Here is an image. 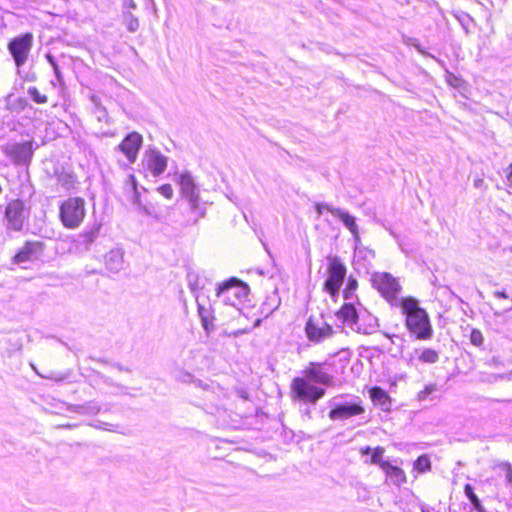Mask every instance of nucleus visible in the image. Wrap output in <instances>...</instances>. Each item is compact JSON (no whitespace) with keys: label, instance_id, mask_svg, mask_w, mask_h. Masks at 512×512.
<instances>
[{"label":"nucleus","instance_id":"obj_1","mask_svg":"<svg viewBox=\"0 0 512 512\" xmlns=\"http://www.w3.org/2000/svg\"><path fill=\"white\" fill-rule=\"evenodd\" d=\"M399 307L406 316L405 325L411 334L419 340H428L432 337L433 329L428 313L419 306L418 300L410 296L403 297Z\"/></svg>","mask_w":512,"mask_h":512},{"label":"nucleus","instance_id":"obj_2","mask_svg":"<svg viewBox=\"0 0 512 512\" xmlns=\"http://www.w3.org/2000/svg\"><path fill=\"white\" fill-rule=\"evenodd\" d=\"M181 196L188 202L189 208L195 214L196 221L206 213L205 203L201 201L198 185L189 171H182L175 176Z\"/></svg>","mask_w":512,"mask_h":512},{"label":"nucleus","instance_id":"obj_3","mask_svg":"<svg viewBox=\"0 0 512 512\" xmlns=\"http://www.w3.org/2000/svg\"><path fill=\"white\" fill-rule=\"evenodd\" d=\"M85 215V200L81 197H69L60 205V220L63 226L68 229L78 228Z\"/></svg>","mask_w":512,"mask_h":512},{"label":"nucleus","instance_id":"obj_4","mask_svg":"<svg viewBox=\"0 0 512 512\" xmlns=\"http://www.w3.org/2000/svg\"><path fill=\"white\" fill-rule=\"evenodd\" d=\"M372 285L392 306H400L401 298L398 294L401 285L398 280L388 272H375L371 276Z\"/></svg>","mask_w":512,"mask_h":512},{"label":"nucleus","instance_id":"obj_5","mask_svg":"<svg viewBox=\"0 0 512 512\" xmlns=\"http://www.w3.org/2000/svg\"><path fill=\"white\" fill-rule=\"evenodd\" d=\"M248 295V286L232 278L218 285L216 298L224 305L236 307Z\"/></svg>","mask_w":512,"mask_h":512},{"label":"nucleus","instance_id":"obj_6","mask_svg":"<svg viewBox=\"0 0 512 512\" xmlns=\"http://www.w3.org/2000/svg\"><path fill=\"white\" fill-rule=\"evenodd\" d=\"M325 394L324 389L319 388L307 378L297 377L291 384V396L293 399L315 403Z\"/></svg>","mask_w":512,"mask_h":512},{"label":"nucleus","instance_id":"obj_7","mask_svg":"<svg viewBox=\"0 0 512 512\" xmlns=\"http://www.w3.org/2000/svg\"><path fill=\"white\" fill-rule=\"evenodd\" d=\"M346 276V267L338 258H332L328 267V277L324 283V290L332 297L338 295Z\"/></svg>","mask_w":512,"mask_h":512},{"label":"nucleus","instance_id":"obj_8","mask_svg":"<svg viewBox=\"0 0 512 512\" xmlns=\"http://www.w3.org/2000/svg\"><path fill=\"white\" fill-rule=\"evenodd\" d=\"M33 45V35L26 33L15 37L8 44V50L11 53L17 67L23 66L29 56Z\"/></svg>","mask_w":512,"mask_h":512},{"label":"nucleus","instance_id":"obj_9","mask_svg":"<svg viewBox=\"0 0 512 512\" xmlns=\"http://www.w3.org/2000/svg\"><path fill=\"white\" fill-rule=\"evenodd\" d=\"M305 331L310 341L320 343L330 338L334 331L333 328L322 319L309 318L306 323Z\"/></svg>","mask_w":512,"mask_h":512},{"label":"nucleus","instance_id":"obj_10","mask_svg":"<svg viewBox=\"0 0 512 512\" xmlns=\"http://www.w3.org/2000/svg\"><path fill=\"white\" fill-rule=\"evenodd\" d=\"M168 165V158L160 151L149 149L145 152L143 166L155 177L164 173Z\"/></svg>","mask_w":512,"mask_h":512},{"label":"nucleus","instance_id":"obj_11","mask_svg":"<svg viewBox=\"0 0 512 512\" xmlns=\"http://www.w3.org/2000/svg\"><path fill=\"white\" fill-rule=\"evenodd\" d=\"M143 138L137 132L129 133L119 144L118 149L124 154L128 162L133 164L142 146Z\"/></svg>","mask_w":512,"mask_h":512},{"label":"nucleus","instance_id":"obj_12","mask_svg":"<svg viewBox=\"0 0 512 512\" xmlns=\"http://www.w3.org/2000/svg\"><path fill=\"white\" fill-rule=\"evenodd\" d=\"M5 216L10 228L20 230L25 218L24 202L19 199L9 202L6 207Z\"/></svg>","mask_w":512,"mask_h":512},{"label":"nucleus","instance_id":"obj_13","mask_svg":"<svg viewBox=\"0 0 512 512\" xmlns=\"http://www.w3.org/2000/svg\"><path fill=\"white\" fill-rule=\"evenodd\" d=\"M6 153L17 163L27 164L30 162L33 154V142L25 141L15 143L6 148Z\"/></svg>","mask_w":512,"mask_h":512},{"label":"nucleus","instance_id":"obj_14","mask_svg":"<svg viewBox=\"0 0 512 512\" xmlns=\"http://www.w3.org/2000/svg\"><path fill=\"white\" fill-rule=\"evenodd\" d=\"M41 253V243L27 242L25 246L14 256V261L18 264L34 261L40 257Z\"/></svg>","mask_w":512,"mask_h":512},{"label":"nucleus","instance_id":"obj_15","mask_svg":"<svg viewBox=\"0 0 512 512\" xmlns=\"http://www.w3.org/2000/svg\"><path fill=\"white\" fill-rule=\"evenodd\" d=\"M363 412L364 409L358 404H344L334 407L330 411L329 417L332 420H346Z\"/></svg>","mask_w":512,"mask_h":512},{"label":"nucleus","instance_id":"obj_16","mask_svg":"<svg viewBox=\"0 0 512 512\" xmlns=\"http://www.w3.org/2000/svg\"><path fill=\"white\" fill-rule=\"evenodd\" d=\"M332 215L339 218L344 226L351 232L355 245L358 246L361 242L358 225L356 219L348 212L338 208V210H332Z\"/></svg>","mask_w":512,"mask_h":512},{"label":"nucleus","instance_id":"obj_17","mask_svg":"<svg viewBox=\"0 0 512 512\" xmlns=\"http://www.w3.org/2000/svg\"><path fill=\"white\" fill-rule=\"evenodd\" d=\"M416 359L422 363L434 364L439 360V354L437 351L430 348L415 349L407 359L408 365L413 366Z\"/></svg>","mask_w":512,"mask_h":512},{"label":"nucleus","instance_id":"obj_18","mask_svg":"<svg viewBox=\"0 0 512 512\" xmlns=\"http://www.w3.org/2000/svg\"><path fill=\"white\" fill-rule=\"evenodd\" d=\"M384 452L385 450L381 446L375 448L366 446L360 449L362 456L371 454L370 459H365L364 463L379 465L382 470L384 469V464H389L388 461L383 460Z\"/></svg>","mask_w":512,"mask_h":512},{"label":"nucleus","instance_id":"obj_19","mask_svg":"<svg viewBox=\"0 0 512 512\" xmlns=\"http://www.w3.org/2000/svg\"><path fill=\"white\" fill-rule=\"evenodd\" d=\"M177 379L184 383L194 382L196 387L201 388L205 392H211L213 394H219L222 392V388L214 382L203 383L201 380H193V376L188 372H180Z\"/></svg>","mask_w":512,"mask_h":512},{"label":"nucleus","instance_id":"obj_20","mask_svg":"<svg viewBox=\"0 0 512 512\" xmlns=\"http://www.w3.org/2000/svg\"><path fill=\"white\" fill-rule=\"evenodd\" d=\"M337 317L340 319L345 325L354 329L357 325L358 314L356 308L350 304H344L341 309L337 312Z\"/></svg>","mask_w":512,"mask_h":512},{"label":"nucleus","instance_id":"obj_21","mask_svg":"<svg viewBox=\"0 0 512 512\" xmlns=\"http://www.w3.org/2000/svg\"><path fill=\"white\" fill-rule=\"evenodd\" d=\"M383 472L386 474L387 481H390L396 486H401L406 482V474L398 466H394L391 463L384 464Z\"/></svg>","mask_w":512,"mask_h":512},{"label":"nucleus","instance_id":"obj_22","mask_svg":"<svg viewBox=\"0 0 512 512\" xmlns=\"http://www.w3.org/2000/svg\"><path fill=\"white\" fill-rule=\"evenodd\" d=\"M106 268L112 272H118L123 268V253L120 250H111L105 256Z\"/></svg>","mask_w":512,"mask_h":512},{"label":"nucleus","instance_id":"obj_23","mask_svg":"<svg viewBox=\"0 0 512 512\" xmlns=\"http://www.w3.org/2000/svg\"><path fill=\"white\" fill-rule=\"evenodd\" d=\"M306 378L312 383L329 385L332 377L317 366H313L306 370Z\"/></svg>","mask_w":512,"mask_h":512},{"label":"nucleus","instance_id":"obj_24","mask_svg":"<svg viewBox=\"0 0 512 512\" xmlns=\"http://www.w3.org/2000/svg\"><path fill=\"white\" fill-rule=\"evenodd\" d=\"M197 306H198V314L201 318L202 326L206 331H209L213 327V316L211 305L205 306L200 302L199 297L197 296Z\"/></svg>","mask_w":512,"mask_h":512},{"label":"nucleus","instance_id":"obj_25","mask_svg":"<svg viewBox=\"0 0 512 512\" xmlns=\"http://www.w3.org/2000/svg\"><path fill=\"white\" fill-rule=\"evenodd\" d=\"M512 379V370H508L503 373H494V372H485L482 371L479 373V380L483 383L494 384L503 380H511Z\"/></svg>","mask_w":512,"mask_h":512},{"label":"nucleus","instance_id":"obj_26","mask_svg":"<svg viewBox=\"0 0 512 512\" xmlns=\"http://www.w3.org/2000/svg\"><path fill=\"white\" fill-rule=\"evenodd\" d=\"M128 183H129V188L131 189L132 191V202L133 204L137 205L138 207V210L140 212H143L147 215H150V211L141 204L140 202V198H139V193L137 191V183H136V179L133 175H129L128 177Z\"/></svg>","mask_w":512,"mask_h":512},{"label":"nucleus","instance_id":"obj_27","mask_svg":"<svg viewBox=\"0 0 512 512\" xmlns=\"http://www.w3.org/2000/svg\"><path fill=\"white\" fill-rule=\"evenodd\" d=\"M122 21L129 32L134 33L139 28V20L131 11H122Z\"/></svg>","mask_w":512,"mask_h":512},{"label":"nucleus","instance_id":"obj_28","mask_svg":"<svg viewBox=\"0 0 512 512\" xmlns=\"http://www.w3.org/2000/svg\"><path fill=\"white\" fill-rule=\"evenodd\" d=\"M371 398L374 403L385 407L389 403V396L388 394L379 387H374L370 391Z\"/></svg>","mask_w":512,"mask_h":512},{"label":"nucleus","instance_id":"obj_29","mask_svg":"<svg viewBox=\"0 0 512 512\" xmlns=\"http://www.w3.org/2000/svg\"><path fill=\"white\" fill-rule=\"evenodd\" d=\"M98 233H99V228L94 227L88 231L83 232L82 234H80L79 237L83 244H85L86 246H89L90 244H92L95 241V239L98 236Z\"/></svg>","mask_w":512,"mask_h":512},{"label":"nucleus","instance_id":"obj_30","mask_svg":"<svg viewBox=\"0 0 512 512\" xmlns=\"http://www.w3.org/2000/svg\"><path fill=\"white\" fill-rule=\"evenodd\" d=\"M430 467V460L426 455L418 457V459L414 463V468L419 472H426L430 470Z\"/></svg>","mask_w":512,"mask_h":512},{"label":"nucleus","instance_id":"obj_31","mask_svg":"<svg viewBox=\"0 0 512 512\" xmlns=\"http://www.w3.org/2000/svg\"><path fill=\"white\" fill-rule=\"evenodd\" d=\"M436 390H437V385L436 384H428V385H426L423 390H421V391H419L417 393V396H416L417 400L420 401V402L425 401Z\"/></svg>","mask_w":512,"mask_h":512},{"label":"nucleus","instance_id":"obj_32","mask_svg":"<svg viewBox=\"0 0 512 512\" xmlns=\"http://www.w3.org/2000/svg\"><path fill=\"white\" fill-rule=\"evenodd\" d=\"M27 92H28L29 96L33 99V101L38 104L46 103L48 100L47 96L41 94L36 87H29Z\"/></svg>","mask_w":512,"mask_h":512},{"label":"nucleus","instance_id":"obj_33","mask_svg":"<svg viewBox=\"0 0 512 512\" xmlns=\"http://www.w3.org/2000/svg\"><path fill=\"white\" fill-rule=\"evenodd\" d=\"M158 191L161 195H163L167 199H171L173 197V188L170 184H164L158 188Z\"/></svg>","mask_w":512,"mask_h":512},{"label":"nucleus","instance_id":"obj_34","mask_svg":"<svg viewBox=\"0 0 512 512\" xmlns=\"http://www.w3.org/2000/svg\"><path fill=\"white\" fill-rule=\"evenodd\" d=\"M465 494L466 496L469 498V500L475 505V506H478L479 505V500L476 496V494L474 493V490L473 488L470 486V485H466L465 486Z\"/></svg>","mask_w":512,"mask_h":512},{"label":"nucleus","instance_id":"obj_35","mask_svg":"<svg viewBox=\"0 0 512 512\" xmlns=\"http://www.w3.org/2000/svg\"><path fill=\"white\" fill-rule=\"evenodd\" d=\"M471 342L474 345L480 346L483 342V336L480 331L473 330L471 333Z\"/></svg>","mask_w":512,"mask_h":512},{"label":"nucleus","instance_id":"obj_36","mask_svg":"<svg viewBox=\"0 0 512 512\" xmlns=\"http://www.w3.org/2000/svg\"><path fill=\"white\" fill-rule=\"evenodd\" d=\"M316 209L319 214H322L324 211L330 212L332 214V210H338V208H335L327 203L317 204Z\"/></svg>","mask_w":512,"mask_h":512},{"label":"nucleus","instance_id":"obj_37","mask_svg":"<svg viewBox=\"0 0 512 512\" xmlns=\"http://www.w3.org/2000/svg\"><path fill=\"white\" fill-rule=\"evenodd\" d=\"M137 8V4L134 0H124L122 5V11H131Z\"/></svg>","mask_w":512,"mask_h":512},{"label":"nucleus","instance_id":"obj_38","mask_svg":"<svg viewBox=\"0 0 512 512\" xmlns=\"http://www.w3.org/2000/svg\"><path fill=\"white\" fill-rule=\"evenodd\" d=\"M83 410H85L83 413L85 414H89V415H93V414H96L99 412V407L96 406V405H88V406H85V407H81Z\"/></svg>","mask_w":512,"mask_h":512},{"label":"nucleus","instance_id":"obj_39","mask_svg":"<svg viewBox=\"0 0 512 512\" xmlns=\"http://www.w3.org/2000/svg\"><path fill=\"white\" fill-rule=\"evenodd\" d=\"M503 468L505 471V478H506L507 482L512 484V467L508 464H505L503 466Z\"/></svg>","mask_w":512,"mask_h":512},{"label":"nucleus","instance_id":"obj_40","mask_svg":"<svg viewBox=\"0 0 512 512\" xmlns=\"http://www.w3.org/2000/svg\"><path fill=\"white\" fill-rule=\"evenodd\" d=\"M489 367L496 368L498 366H503L502 361L498 357H493L488 363Z\"/></svg>","mask_w":512,"mask_h":512},{"label":"nucleus","instance_id":"obj_41","mask_svg":"<svg viewBox=\"0 0 512 512\" xmlns=\"http://www.w3.org/2000/svg\"><path fill=\"white\" fill-rule=\"evenodd\" d=\"M506 172L507 182L509 183L510 186H512V163L507 167Z\"/></svg>","mask_w":512,"mask_h":512},{"label":"nucleus","instance_id":"obj_42","mask_svg":"<svg viewBox=\"0 0 512 512\" xmlns=\"http://www.w3.org/2000/svg\"><path fill=\"white\" fill-rule=\"evenodd\" d=\"M356 287V282L353 281V282H350L349 283V287L345 290L344 292V297L347 299L349 297V293L350 291H352L353 289H355Z\"/></svg>","mask_w":512,"mask_h":512},{"label":"nucleus","instance_id":"obj_43","mask_svg":"<svg viewBox=\"0 0 512 512\" xmlns=\"http://www.w3.org/2000/svg\"><path fill=\"white\" fill-rule=\"evenodd\" d=\"M53 69H54V73H55L56 78L58 79V81H62L61 73H60V70H59V67H58L57 63H53Z\"/></svg>","mask_w":512,"mask_h":512},{"label":"nucleus","instance_id":"obj_44","mask_svg":"<svg viewBox=\"0 0 512 512\" xmlns=\"http://www.w3.org/2000/svg\"><path fill=\"white\" fill-rule=\"evenodd\" d=\"M495 297L498 298H507V294L504 291H496L494 292Z\"/></svg>","mask_w":512,"mask_h":512},{"label":"nucleus","instance_id":"obj_45","mask_svg":"<svg viewBox=\"0 0 512 512\" xmlns=\"http://www.w3.org/2000/svg\"><path fill=\"white\" fill-rule=\"evenodd\" d=\"M483 183H484L483 179H476V180L474 181V185H475V187H477V188L481 187Z\"/></svg>","mask_w":512,"mask_h":512},{"label":"nucleus","instance_id":"obj_46","mask_svg":"<svg viewBox=\"0 0 512 512\" xmlns=\"http://www.w3.org/2000/svg\"><path fill=\"white\" fill-rule=\"evenodd\" d=\"M46 58H47V60L49 61V63H50L52 66H53V63H56V62H55V60H54V58H53L50 54H48V55L46 56Z\"/></svg>","mask_w":512,"mask_h":512},{"label":"nucleus","instance_id":"obj_47","mask_svg":"<svg viewBox=\"0 0 512 512\" xmlns=\"http://www.w3.org/2000/svg\"><path fill=\"white\" fill-rule=\"evenodd\" d=\"M31 367H32V369H33V370H34L38 375H40L41 377H43V378H50L49 376H43V375H41V374L37 371L36 367H35L33 364H31Z\"/></svg>","mask_w":512,"mask_h":512},{"label":"nucleus","instance_id":"obj_48","mask_svg":"<svg viewBox=\"0 0 512 512\" xmlns=\"http://www.w3.org/2000/svg\"><path fill=\"white\" fill-rule=\"evenodd\" d=\"M421 511H422V512H432V511H431L429 508H427V507H422V508H421Z\"/></svg>","mask_w":512,"mask_h":512}]
</instances>
